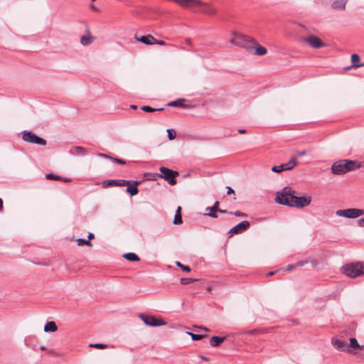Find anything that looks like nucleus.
<instances>
[{"label":"nucleus","mask_w":364,"mask_h":364,"mask_svg":"<svg viewBox=\"0 0 364 364\" xmlns=\"http://www.w3.org/2000/svg\"><path fill=\"white\" fill-rule=\"evenodd\" d=\"M296 191L291 187L286 186L280 192H278L275 201L281 205L289 207L302 208L308 206L311 202L310 196H295Z\"/></svg>","instance_id":"nucleus-1"},{"label":"nucleus","mask_w":364,"mask_h":364,"mask_svg":"<svg viewBox=\"0 0 364 364\" xmlns=\"http://www.w3.org/2000/svg\"><path fill=\"white\" fill-rule=\"evenodd\" d=\"M309 262V261L307 260H305V261H299L298 262H296L295 264H296V267H302L304 265H305L306 264H307Z\"/></svg>","instance_id":"nucleus-39"},{"label":"nucleus","mask_w":364,"mask_h":364,"mask_svg":"<svg viewBox=\"0 0 364 364\" xmlns=\"http://www.w3.org/2000/svg\"><path fill=\"white\" fill-rule=\"evenodd\" d=\"M113 161H116L117 163H119L120 164H126V161L125 160L119 159V158H114V157Z\"/></svg>","instance_id":"nucleus-38"},{"label":"nucleus","mask_w":364,"mask_h":364,"mask_svg":"<svg viewBox=\"0 0 364 364\" xmlns=\"http://www.w3.org/2000/svg\"><path fill=\"white\" fill-rule=\"evenodd\" d=\"M306 154V151L305 150H303V151H299L297 152V155L298 156H305Z\"/></svg>","instance_id":"nucleus-44"},{"label":"nucleus","mask_w":364,"mask_h":364,"mask_svg":"<svg viewBox=\"0 0 364 364\" xmlns=\"http://www.w3.org/2000/svg\"><path fill=\"white\" fill-rule=\"evenodd\" d=\"M219 213H223V214H226V213L230 214V212H228V210H223V209H220V210H219Z\"/></svg>","instance_id":"nucleus-52"},{"label":"nucleus","mask_w":364,"mask_h":364,"mask_svg":"<svg viewBox=\"0 0 364 364\" xmlns=\"http://www.w3.org/2000/svg\"><path fill=\"white\" fill-rule=\"evenodd\" d=\"M58 330V326L54 321H48L44 326L45 332H55Z\"/></svg>","instance_id":"nucleus-24"},{"label":"nucleus","mask_w":364,"mask_h":364,"mask_svg":"<svg viewBox=\"0 0 364 364\" xmlns=\"http://www.w3.org/2000/svg\"><path fill=\"white\" fill-rule=\"evenodd\" d=\"M186 43L187 45L191 46H192V41L190 39V38H186Z\"/></svg>","instance_id":"nucleus-49"},{"label":"nucleus","mask_w":364,"mask_h":364,"mask_svg":"<svg viewBox=\"0 0 364 364\" xmlns=\"http://www.w3.org/2000/svg\"><path fill=\"white\" fill-rule=\"evenodd\" d=\"M362 66H364V63H362V64H358V65H353V68H359V67H362Z\"/></svg>","instance_id":"nucleus-56"},{"label":"nucleus","mask_w":364,"mask_h":364,"mask_svg":"<svg viewBox=\"0 0 364 364\" xmlns=\"http://www.w3.org/2000/svg\"><path fill=\"white\" fill-rule=\"evenodd\" d=\"M154 44H158V45H160V46H165L166 45V42L164 41H159V40L155 38Z\"/></svg>","instance_id":"nucleus-42"},{"label":"nucleus","mask_w":364,"mask_h":364,"mask_svg":"<svg viewBox=\"0 0 364 364\" xmlns=\"http://www.w3.org/2000/svg\"><path fill=\"white\" fill-rule=\"evenodd\" d=\"M21 134L22 139L26 142L41 146H46L47 144L46 139L37 136L36 134L31 131L24 130L21 132Z\"/></svg>","instance_id":"nucleus-6"},{"label":"nucleus","mask_w":364,"mask_h":364,"mask_svg":"<svg viewBox=\"0 0 364 364\" xmlns=\"http://www.w3.org/2000/svg\"><path fill=\"white\" fill-rule=\"evenodd\" d=\"M98 156H100V157H103V158H106V159H112V160H113V159H114V157H112V156H109V155H108L107 154H102V153H100V154H98Z\"/></svg>","instance_id":"nucleus-40"},{"label":"nucleus","mask_w":364,"mask_h":364,"mask_svg":"<svg viewBox=\"0 0 364 364\" xmlns=\"http://www.w3.org/2000/svg\"><path fill=\"white\" fill-rule=\"evenodd\" d=\"M187 333L191 337L193 341H199L206 337V335L195 334L191 332H187Z\"/></svg>","instance_id":"nucleus-29"},{"label":"nucleus","mask_w":364,"mask_h":364,"mask_svg":"<svg viewBox=\"0 0 364 364\" xmlns=\"http://www.w3.org/2000/svg\"><path fill=\"white\" fill-rule=\"evenodd\" d=\"M130 107H131L132 109H137V106H136V105H132L130 106Z\"/></svg>","instance_id":"nucleus-58"},{"label":"nucleus","mask_w":364,"mask_h":364,"mask_svg":"<svg viewBox=\"0 0 364 364\" xmlns=\"http://www.w3.org/2000/svg\"><path fill=\"white\" fill-rule=\"evenodd\" d=\"M341 269L347 277L355 278L364 275V263L362 262H352L343 266Z\"/></svg>","instance_id":"nucleus-3"},{"label":"nucleus","mask_w":364,"mask_h":364,"mask_svg":"<svg viewBox=\"0 0 364 364\" xmlns=\"http://www.w3.org/2000/svg\"><path fill=\"white\" fill-rule=\"evenodd\" d=\"M176 264L178 267H181L183 271H186V272L191 271V268L188 266L184 265V264H181L180 262H176Z\"/></svg>","instance_id":"nucleus-36"},{"label":"nucleus","mask_w":364,"mask_h":364,"mask_svg":"<svg viewBox=\"0 0 364 364\" xmlns=\"http://www.w3.org/2000/svg\"><path fill=\"white\" fill-rule=\"evenodd\" d=\"M141 109L146 112H157V111H163L164 109V108L161 107V108H159V109H155V108H152L150 106L146 105V106H142L141 107Z\"/></svg>","instance_id":"nucleus-28"},{"label":"nucleus","mask_w":364,"mask_h":364,"mask_svg":"<svg viewBox=\"0 0 364 364\" xmlns=\"http://www.w3.org/2000/svg\"><path fill=\"white\" fill-rule=\"evenodd\" d=\"M274 274H275V272H270L267 273V275L268 277H269V276H272V275H274Z\"/></svg>","instance_id":"nucleus-57"},{"label":"nucleus","mask_w":364,"mask_h":364,"mask_svg":"<svg viewBox=\"0 0 364 364\" xmlns=\"http://www.w3.org/2000/svg\"><path fill=\"white\" fill-rule=\"evenodd\" d=\"M250 226V223L247 220H244L234 226L229 230V234L231 235L240 234L246 231Z\"/></svg>","instance_id":"nucleus-11"},{"label":"nucleus","mask_w":364,"mask_h":364,"mask_svg":"<svg viewBox=\"0 0 364 364\" xmlns=\"http://www.w3.org/2000/svg\"><path fill=\"white\" fill-rule=\"evenodd\" d=\"M297 160L295 156H293L287 163L282 164L279 166H274L272 167V171L276 173H280L282 171L292 170L297 165Z\"/></svg>","instance_id":"nucleus-9"},{"label":"nucleus","mask_w":364,"mask_h":364,"mask_svg":"<svg viewBox=\"0 0 364 364\" xmlns=\"http://www.w3.org/2000/svg\"><path fill=\"white\" fill-rule=\"evenodd\" d=\"M359 60H360V57L358 55L353 54L351 55V61L353 63V65H357L356 63L359 62Z\"/></svg>","instance_id":"nucleus-37"},{"label":"nucleus","mask_w":364,"mask_h":364,"mask_svg":"<svg viewBox=\"0 0 364 364\" xmlns=\"http://www.w3.org/2000/svg\"><path fill=\"white\" fill-rule=\"evenodd\" d=\"M130 183V181L128 180L124 179H113V180H107L102 182V187L107 188L109 186H128Z\"/></svg>","instance_id":"nucleus-12"},{"label":"nucleus","mask_w":364,"mask_h":364,"mask_svg":"<svg viewBox=\"0 0 364 364\" xmlns=\"http://www.w3.org/2000/svg\"><path fill=\"white\" fill-rule=\"evenodd\" d=\"M230 215H234L237 217H247V213H242L241 211H239V210H237L235 212H230Z\"/></svg>","instance_id":"nucleus-35"},{"label":"nucleus","mask_w":364,"mask_h":364,"mask_svg":"<svg viewBox=\"0 0 364 364\" xmlns=\"http://www.w3.org/2000/svg\"><path fill=\"white\" fill-rule=\"evenodd\" d=\"M86 152L87 149L85 148L78 146L73 147L70 151V153L71 154L78 156L84 155L85 154H86Z\"/></svg>","instance_id":"nucleus-23"},{"label":"nucleus","mask_w":364,"mask_h":364,"mask_svg":"<svg viewBox=\"0 0 364 364\" xmlns=\"http://www.w3.org/2000/svg\"><path fill=\"white\" fill-rule=\"evenodd\" d=\"M336 215L338 216L344 217L347 218H357L364 215V210L358 208H348L338 210L336 211Z\"/></svg>","instance_id":"nucleus-7"},{"label":"nucleus","mask_w":364,"mask_h":364,"mask_svg":"<svg viewBox=\"0 0 364 364\" xmlns=\"http://www.w3.org/2000/svg\"><path fill=\"white\" fill-rule=\"evenodd\" d=\"M358 223L359 226L364 227V218L359 219Z\"/></svg>","instance_id":"nucleus-45"},{"label":"nucleus","mask_w":364,"mask_h":364,"mask_svg":"<svg viewBox=\"0 0 364 364\" xmlns=\"http://www.w3.org/2000/svg\"><path fill=\"white\" fill-rule=\"evenodd\" d=\"M311 263L312 264L313 266H316L318 264V261L312 260V261H311Z\"/></svg>","instance_id":"nucleus-53"},{"label":"nucleus","mask_w":364,"mask_h":364,"mask_svg":"<svg viewBox=\"0 0 364 364\" xmlns=\"http://www.w3.org/2000/svg\"><path fill=\"white\" fill-rule=\"evenodd\" d=\"M200 2L202 3L201 4L196 5L195 6H203V8L201 10L203 13L208 15H213L216 13V9L213 8L212 6H210L208 4H204L202 1Z\"/></svg>","instance_id":"nucleus-17"},{"label":"nucleus","mask_w":364,"mask_h":364,"mask_svg":"<svg viewBox=\"0 0 364 364\" xmlns=\"http://www.w3.org/2000/svg\"><path fill=\"white\" fill-rule=\"evenodd\" d=\"M123 257L131 262H138L140 260L139 256L134 252L125 253Z\"/></svg>","instance_id":"nucleus-26"},{"label":"nucleus","mask_w":364,"mask_h":364,"mask_svg":"<svg viewBox=\"0 0 364 364\" xmlns=\"http://www.w3.org/2000/svg\"><path fill=\"white\" fill-rule=\"evenodd\" d=\"M347 0H337L333 2L332 8L336 10H344L346 9Z\"/></svg>","instance_id":"nucleus-21"},{"label":"nucleus","mask_w":364,"mask_h":364,"mask_svg":"<svg viewBox=\"0 0 364 364\" xmlns=\"http://www.w3.org/2000/svg\"><path fill=\"white\" fill-rule=\"evenodd\" d=\"M303 41L312 48L318 49L326 46V43L314 35H310L304 38Z\"/></svg>","instance_id":"nucleus-10"},{"label":"nucleus","mask_w":364,"mask_h":364,"mask_svg":"<svg viewBox=\"0 0 364 364\" xmlns=\"http://www.w3.org/2000/svg\"><path fill=\"white\" fill-rule=\"evenodd\" d=\"M168 138L169 140H173L176 138V134L173 129H167Z\"/></svg>","instance_id":"nucleus-34"},{"label":"nucleus","mask_w":364,"mask_h":364,"mask_svg":"<svg viewBox=\"0 0 364 364\" xmlns=\"http://www.w3.org/2000/svg\"><path fill=\"white\" fill-rule=\"evenodd\" d=\"M196 328H198L200 329H202V330H204L205 331H209L210 330L207 328V327H205V326H195Z\"/></svg>","instance_id":"nucleus-47"},{"label":"nucleus","mask_w":364,"mask_h":364,"mask_svg":"<svg viewBox=\"0 0 364 364\" xmlns=\"http://www.w3.org/2000/svg\"><path fill=\"white\" fill-rule=\"evenodd\" d=\"M200 359H202L203 360H205V361H208V360H210V358H209L205 357V356L202 355H200Z\"/></svg>","instance_id":"nucleus-48"},{"label":"nucleus","mask_w":364,"mask_h":364,"mask_svg":"<svg viewBox=\"0 0 364 364\" xmlns=\"http://www.w3.org/2000/svg\"><path fill=\"white\" fill-rule=\"evenodd\" d=\"M225 338H226L225 336L220 337V336H214L211 337L210 339V345L211 347H218L222 343L224 342Z\"/></svg>","instance_id":"nucleus-20"},{"label":"nucleus","mask_w":364,"mask_h":364,"mask_svg":"<svg viewBox=\"0 0 364 364\" xmlns=\"http://www.w3.org/2000/svg\"><path fill=\"white\" fill-rule=\"evenodd\" d=\"M94 237H95L94 234H93V233H91V232H90V233L88 234V236H87L89 241L90 242V240L93 239V238H94Z\"/></svg>","instance_id":"nucleus-50"},{"label":"nucleus","mask_w":364,"mask_h":364,"mask_svg":"<svg viewBox=\"0 0 364 364\" xmlns=\"http://www.w3.org/2000/svg\"><path fill=\"white\" fill-rule=\"evenodd\" d=\"M87 33L88 35L82 36L80 38V43L84 46H87L90 45L94 40V37L90 35L89 31H87Z\"/></svg>","instance_id":"nucleus-22"},{"label":"nucleus","mask_w":364,"mask_h":364,"mask_svg":"<svg viewBox=\"0 0 364 364\" xmlns=\"http://www.w3.org/2000/svg\"><path fill=\"white\" fill-rule=\"evenodd\" d=\"M60 181H63L64 182H70V181H71V178H62L61 177V180Z\"/></svg>","instance_id":"nucleus-51"},{"label":"nucleus","mask_w":364,"mask_h":364,"mask_svg":"<svg viewBox=\"0 0 364 364\" xmlns=\"http://www.w3.org/2000/svg\"><path fill=\"white\" fill-rule=\"evenodd\" d=\"M2 209H3V200L0 198V211L2 210Z\"/></svg>","instance_id":"nucleus-55"},{"label":"nucleus","mask_w":364,"mask_h":364,"mask_svg":"<svg viewBox=\"0 0 364 364\" xmlns=\"http://www.w3.org/2000/svg\"><path fill=\"white\" fill-rule=\"evenodd\" d=\"M129 186L127 188L126 192L128 193L131 196H134L139 193L137 188L138 185L141 183L138 181H129Z\"/></svg>","instance_id":"nucleus-14"},{"label":"nucleus","mask_w":364,"mask_h":364,"mask_svg":"<svg viewBox=\"0 0 364 364\" xmlns=\"http://www.w3.org/2000/svg\"><path fill=\"white\" fill-rule=\"evenodd\" d=\"M349 341H350V344L348 346H347L348 348H358V349H360V350L363 349L364 346L359 345L356 338H350L349 339Z\"/></svg>","instance_id":"nucleus-27"},{"label":"nucleus","mask_w":364,"mask_h":364,"mask_svg":"<svg viewBox=\"0 0 364 364\" xmlns=\"http://www.w3.org/2000/svg\"><path fill=\"white\" fill-rule=\"evenodd\" d=\"M331 343H332L333 346L338 350L346 351V352L351 351L350 349L347 347L346 342L341 341L336 337H333L331 338Z\"/></svg>","instance_id":"nucleus-13"},{"label":"nucleus","mask_w":364,"mask_h":364,"mask_svg":"<svg viewBox=\"0 0 364 364\" xmlns=\"http://www.w3.org/2000/svg\"><path fill=\"white\" fill-rule=\"evenodd\" d=\"M77 245H79V246H82V245H91V243L89 241V240H85V239H82V238L77 239Z\"/></svg>","instance_id":"nucleus-31"},{"label":"nucleus","mask_w":364,"mask_h":364,"mask_svg":"<svg viewBox=\"0 0 364 364\" xmlns=\"http://www.w3.org/2000/svg\"><path fill=\"white\" fill-rule=\"evenodd\" d=\"M195 281H196V279H193L191 278H181L180 280L181 284L183 285L189 284Z\"/></svg>","instance_id":"nucleus-32"},{"label":"nucleus","mask_w":364,"mask_h":364,"mask_svg":"<svg viewBox=\"0 0 364 364\" xmlns=\"http://www.w3.org/2000/svg\"><path fill=\"white\" fill-rule=\"evenodd\" d=\"M181 211V208L180 206H178L176 210L175 217L173 219V224H175V225H181L183 223Z\"/></svg>","instance_id":"nucleus-25"},{"label":"nucleus","mask_w":364,"mask_h":364,"mask_svg":"<svg viewBox=\"0 0 364 364\" xmlns=\"http://www.w3.org/2000/svg\"><path fill=\"white\" fill-rule=\"evenodd\" d=\"M255 41V40L249 36L238 33H234L233 38L230 40L231 43L245 48L249 51H252L253 50V44Z\"/></svg>","instance_id":"nucleus-4"},{"label":"nucleus","mask_w":364,"mask_h":364,"mask_svg":"<svg viewBox=\"0 0 364 364\" xmlns=\"http://www.w3.org/2000/svg\"><path fill=\"white\" fill-rule=\"evenodd\" d=\"M90 9H92V11H99L98 8H97L94 4H90Z\"/></svg>","instance_id":"nucleus-46"},{"label":"nucleus","mask_w":364,"mask_h":364,"mask_svg":"<svg viewBox=\"0 0 364 364\" xmlns=\"http://www.w3.org/2000/svg\"><path fill=\"white\" fill-rule=\"evenodd\" d=\"M360 166V164L357 161L342 159L334 162L331 165V170L334 175H343L358 169Z\"/></svg>","instance_id":"nucleus-2"},{"label":"nucleus","mask_w":364,"mask_h":364,"mask_svg":"<svg viewBox=\"0 0 364 364\" xmlns=\"http://www.w3.org/2000/svg\"><path fill=\"white\" fill-rule=\"evenodd\" d=\"M137 41L145 45H154L155 38L151 35L142 36L140 38L136 37Z\"/></svg>","instance_id":"nucleus-19"},{"label":"nucleus","mask_w":364,"mask_h":364,"mask_svg":"<svg viewBox=\"0 0 364 364\" xmlns=\"http://www.w3.org/2000/svg\"><path fill=\"white\" fill-rule=\"evenodd\" d=\"M139 317L145 324L150 326H160L166 324L164 319L157 318L154 316L146 315L144 314H139Z\"/></svg>","instance_id":"nucleus-8"},{"label":"nucleus","mask_w":364,"mask_h":364,"mask_svg":"<svg viewBox=\"0 0 364 364\" xmlns=\"http://www.w3.org/2000/svg\"><path fill=\"white\" fill-rule=\"evenodd\" d=\"M46 178L49 179V180H55V181H60L61 180V177L60 176L53 174L52 173H46Z\"/></svg>","instance_id":"nucleus-30"},{"label":"nucleus","mask_w":364,"mask_h":364,"mask_svg":"<svg viewBox=\"0 0 364 364\" xmlns=\"http://www.w3.org/2000/svg\"><path fill=\"white\" fill-rule=\"evenodd\" d=\"M246 132H247L246 129H241L238 130V132L240 134H245V133H246Z\"/></svg>","instance_id":"nucleus-54"},{"label":"nucleus","mask_w":364,"mask_h":364,"mask_svg":"<svg viewBox=\"0 0 364 364\" xmlns=\"http://www.w3.org/2000/svg\"><path fill=\"white\" fill-rule=\"evenodd\" d=\"M186 101L184 98H179L176 100L170 102L167 104L168 107H178L181 108H189L191 107V105H186L184 102Z\"/></svg>","instance_id":"nucleus-16"},{"label":"nucleus","mask_w":364,"mask_h":364,"mask_svg":"<svg viewBox=\"0 0 364 364\" xmlns=\"http://www.w3.org/2000/svg\"><path fill=\"white\" fill-rule=\"evenodd\" d=\"M41 348V350H45V349H46V347H44V346H41V348Z\"/></svg>","instance_id":"nucleus-59"},{"label":"nucleus","mask_w":364,"mask_h":364,"mask_svg":"<svg viewBox=\"0 0 364 364\" xmlns=\"http://www.w3.org/2000/svg\"><path fill=\"white\" fill-rule=\"evenodd\" d=\"M92 1H95V0H91Z\"/></svg>","instance_id":"nucleus-60"},{"label":"nucleus","mask_w":364,"mask_h":364,"mask_svg":"<svg viewBox=\"0 0 364 364\" xmlns=\"http://www.w3.org/2000/svg\"><path fill=\"white\" fill-rule=\"evenodd\" d=\"M294 268H296V264H289L287 267L286 270L287 271H291V270H292Z\"/></svg>","instance_id":"nucleus-43"},{"label":"nucleus","mask_w":364,"mask_h":364,"mask_svg":"<svg viewBox=\"0 0 364 364\" xmlns=\"http://www.w3.org/2000/svg\"><path fill=\"white\" fill-rule=\"evenodd\" d=\"M226 188L228 195L235 194V191L231 187L227 186Z\"/></svg>","instance_id":"nucleus-41"},{"label":"nucleus","mask_w":364,"mask_h":364,"mask_svg":"<svg viewBox=\"0 0 364 364\" xmlns=\"http://www.w3.org/2000/svg\"><path fill=\"white\" fill-rule=\"evenodd\" d=\"M89 346L90 348H97V349H105L107 348V346L106 344H103V343L90 344Z\"/></svg>","instance_id":"nucleus-33"},{"label":"nucleus","mask_w":364,"mask_h":364,"mask_svg":"<svg viewBox=\"0 0 364 364\" xmlns=\"http://www.w3.org/2000/svg\"><path fill=\"white\" fill-rule=\"evenodd\" d=\"M206 210H209L208 213H205V215L210 217L212 218H217L218 215L216 214L218 212L219 213V202L215 201L212 207H207L205 208Z\"/></svg>","instance_id":"nucleus-15"},{"label":"nucleus","mask_w":364,"mask_h":364,"mask_svg":"<svg viewBox=\"0 0 364 364\" xmlns=\"http://www.w3.org/2000/svg\"><path fill=\"white\" fill-rule=\"evenodd\" d=\"M253 46H254L253 49H255V52H254L255 55H257L259 56H262V55H265L267 52L266 48L260 46L256 41H255Z\"/></svg>","instance_id":"nucleus-18"},{"label":"nucleus","mask_w":364,"mask_h":364,"mask_svg":"<svg viewBox=\"0 0 364 364\" xmlns=\"http://www.w3.org/2000/svg\"><path fill=\"white\" fill-rule=\"evenodd\" d=\"M159 171L161 173L158 174L159 177L164 178L171 186L176 184V177L178 176V171L164 166L160 167Z\"/></svg>","instance_id":"nucleus-5"}]
</instances>
